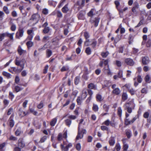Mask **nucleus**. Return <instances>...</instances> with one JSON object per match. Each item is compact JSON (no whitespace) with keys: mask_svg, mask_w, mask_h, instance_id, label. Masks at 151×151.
<instances>
[{"mask_svg":"<svg viewBox=\"0 0 151 151\" xmlns=\"http://www.w3.org/2000/svg\"><path fill=\"white\" fill-rule=\"evenodd\" d=\"M111 121L109 119H107L103 122L102 124H104L106 126H109L110 125Z\"/></svg>","mask_w":151,"mask_h":151,"instance_id":"nucleus-45","label":"nucleus"},{"mask_svg":"<svg viewBox=\"0 0 151 151\" xmlns=\"http://www.w3.org/2000/svg\"><path fill=\"white\" fill-rule=\"evenodd\" d=\"M62 11L64 13H66L68 12L69 10V9L68 7L67 4L65 5L62 9Z\"/></svg>","mask_w":151,"mask_h":151,"instance_id":"nucleus-26","label":"nucleus"},{"mask_svg":"<svg viewBox=\"0 0 151 151\" xmlns=\"http://www.w3.org/2000/svg\"><path fill=\"white\" fill-rule=\"evenodd\" d=\"M9 139L11 141H16L17 140V137L12 135L9 137Z\"/></svg>","mask_w":151,"mask_h":151,"instance_id":"nucleus-43","label":"nucleus"},{"mask_svg":"<svg viewBox=\"0 0 151 151\" xmlns=\"http://www.w3.org/2000/svg\"><path fill=\"white\" fill-rule=\"evenodd\" d=\"M123 73V71L120 70L119 71L118 73V77L120 78L122 77V75Z\"/></svg>","mask_w":151,"mask_h":151,"instance_id":"nucleus-63","label":"nucleus"},{"mask_svg":"<svg viewBox=\"0 0 151 151\" xmlns=\"http://www.w3.org/2000/svg\"><path fill=\"white\" fill-rule=\"evenodd\" d=\"M136 119L137 118L136 117H134L131 120H130L129 118H126L124 120V124L126 126L131 124L134 122Z\"/></svg>","mask_w":151,"mask_h":151,"instance_id":"nucleus-8","label":"nucleus"},{"mask_svg":"<svg viewBox=\"0 0 151 151\" xmlns=\"http://www.w3.org/2000/svg\"><path fill=\"white\" fill-rule=\"evenodd\" d=\"M2 74L4 76L8 78H10L11 77V74L7 72L6 71H3L2 73Z\"/></svg>","mask_w":151,"mask_h":151,"instance_id":"nucleus-32","label":"nucleus"},{"mask_svg":"<svg viewBox=\"0 0 151 151\" xmlns=\"http://www.w3.org/2000/svg\"><path fill=\"white\" fill-rule=\"evenodd\" d=\"M14 35V33L10 34L7 32H6V37H9L12 41L14 40L13 35Z\"/></svg>","mask_w":151,"mask_h":151,"instance_id":"nucleus-22","label":"nucleus"},{"mask_svg":"<svg viewBox=\"0 0 151 151\" xmlns=\"http://www.w3.org/2000/svg\"><path fill=\"white\" fill-rule=\"evenodd\" d=\"M146 46L147 47H150L151 46V40L148 39L146 44Z\"/></svg>","mask_w":151,"mask_h":151,"instance_id":"nucleus-58","label":"nucleus"},{"mask_svg":"<svg viewBox=\"0 0 151 151\" xmlns=\"http://www.w3.org/2000/svg\"><path fill=\"white\" fill-rule=\"evenodd\" d=\"M125 63L127 65L130 66H132L134 63L132 59L130 58H126L124 60Z\"/></svg>","mask_w":151,"mask_h":151,"instance_id":"nucleus-7","label":"nucleus"},{"mask_svg":"<svg viewBox=\"0 0 151 151\" xmlns=\"http://www.w3.org/2000/svg\"><path fill=\"white\" fill-rule=\"evenodd\" d=\"M136 78L138 83H140L142 82V79L141 76L138 75Z\"/></svg>","mask_w":151,"mask_h":151,"instance_id":"nucleus-48","label":"nucleus"},{"mask_svg":"<svg viewBox=\"0 0 151 151\" xmlns=\"http://www.w3.org/2000/svg\"><path fill=\"white\" fill-rule=\"evenodd\" d=\"M15 61V64L18 66H20L21 68V70H22L24 68V65L20 64L21 61L19 60V58L18 57L16 58Z\"/></svg>","mask_w":151,"mask_h":151,"instance_id":"nucleus-14","label":"nucleus"},{"mask_svg":"<svg viewBox=\"0 0 151 151\" xmlns=\"http://www.w3.org/2000/svg\"><path fill=\"white\" fill-rule=\"evenodd\" d=\"M126 134L128 138H130L132 136L131 131L129 129H127L125 130Z\"/></svg>","mask_w":151,"mask_h":151,"instance_id":"nucleus-23","label":"nucleus"},{"mask_svg":"<svg viewBox=\"0 0 151 151\" xmlns=\"http://www.w3.org/2000/svg\"><path fill=\"white\" fill-rule=\"evenodd\" d=\"M72 146V144L71 143H69L68 144L66 142H63V145H61V147L63 150L65 151H67L68 150V148L71 147Z\"/></svg>","mask_w":151,"mask_h":151,"instance_id":"nucleus-5","label":"nucleus"},{"mask_svg":"<svg viewBox=\"0 0 151 151\" xmlns=\"http://www.w3.org/2000/svg\"><path fill=\"white\" fill-rule=\"evenodd\" d=\"M128 96L126 92H123L122 95V101H124L128 99Z\"/></svg>","mask_w":151,"mask_h":151,"instance_id":"nucleus-17","label":"nucleus"},{"mask_svg":"<svg viewBox=\"0 0 151 151\" xmlns=\"http://www.w3.org/2000/svg\"><path fill=\"white\" fill-rule=\"evenodd\" d=\"M109 143L110 145H113L115 143L114 138L113 137H111L109 140Z\"/></svg>","mask_w":151,"mask_h":151,"instance_id":"nucleus-29","label":"nucleus"},{"mask_svg":"<svg viewBox=\"0 0 151 151\" xmlns=\"http://www.w3.org/2000/svg\"><path fill=\"white\" fill-rule=\"evenodd\" d=\"M141 92L143 93L146 94L147 92V88H143L141 90Z\"/></svg>","mask_w":151,"mask_h":151,"instance_id":"nucleus-61","label":"nucleus"},{"mask_svg":"<svg viewBox=\"0 0 151 151\" xmlns=\"http://www.w3.org/2000/svg\"><path fill=\"white\" fill-rule=\"evenodd\" d=\"M9 101L6 99H4L3 101V103L5 107L7 106L9 104Z\"/></svg>","mask_w":151,"mask_h":151,"instance_id":"nucleus-52","label":"nucleus"},{"mask_svg":"<svg viewBox=\"0 0 151 151\" xmlns=\"http://www.w3.org/2000/svg\"><path fill=\"white\" fill-rule=\"evenodd\" d=\"M40 18V16L38 13L33 14L30 19V20L33 22V24L35 25L38 23Z\"/></svg>","mask_w":151,"mask_h":151,"instance_id":"nucleus-3","label":"nucleus"},{"mask_svg":"<svg viewBox=\"0 0 151 151\" xmlns=\"http://www.w3.org/2000/svg\"><path fill=\"white\" fill-rule=\"evenodd\" d=\"M14 90L15 91L17 92H18L19 91H20L22 90L23 88L21 87L18 86V85H15V84L14 85Z\"/></svg>","mask_w":151,"mask_h":151,"instance_id":"nucleus-21","label":"nucleus"},{"mask_svg":"<svg viewBox=\"0 0 151 151\" xmlns=\"http://www.w3.org/2000/svg\"><path fill=\"white\" fill-rule=\"evenodd\" d=\"M142 62L143 64L144 65H147L150 62L149 58L147 56L142 57Z\"/></svg>","mask_w":151,"mask_h":151,"instance_id":"nucleus-10","label":"nucleus"},{"mask_svg":"<svg viewBox=\"0 0 151 151\" xmlns=\"http://www.w3.org/2000/svg\"><path fill=\"white\" fill-rule=\"evenodd\" d=\"M97 41L94 40H93L92 41V42L91 45L93 48H94L97 44Z\"/></svg>","mask_w":151,"mask_h":151,"instance_id":"nucleus-49","label":"nucleus"},{"mask_svg":"<svg viewBox=\"0 0 151 151\" xmlns=\"http://www.w3.org/2000/svg\"><path fill=\"white\" fill-rule=\"evenodd\" d=\"M16 26L15 24H12V25L11 26L10 29L12 31H14L16 30Z\"/></svg>","mask_w":151,"mask_h":151,"instance_id":"nucleus-62","label":"nucleus"},{"mask_svg":"<svg viewBox=\"0 0 151 151\" xmlns=\"http://www.w3.org/2000/svg\"><path fill=\"white\" fill-rule=\"evenodd\" d=\"M85 13L84 12L80 11L78 14V17L79 19H84Z\"/></svg>","mask_w":151,"mask_h":151,"instance_id":"nucleus-15","label":"nucleus"},{"mask_svg":"<svg viewBox=\"0 0 151 151\" xmlns=\"http://www.w3.org/2000/svg\"><path fill=\"white\" fill-rule=\"evenodd\" d=\"M96 98L97 100L98 101H102L103 98L102 97L101 95L99 94H98L96 96Z\"/></svg>","mask_w":151,"mask_h":151,"instance_id":"nucleus-33","label":"nucleus"},{"mask_svg":"<svg viewBox=\"0 0 151 151\" xmlns=\"http://www.w3.org/2000/svg\"><path fill=\"white\" fill-rule=\"evenodd\" d=\"M13 108L12 107H11L8 110L7 112V115H10L13 112Z\"/></svg>","mask_w":151,"mask_h":151,"instance_id":"nucleus-54","label":"nucleus"},{"mask_svg":"<svg viewBox=\"0 0 151 151\" xmlns=\"http://www.w3.org/2000/svg\"><path fill=\"white\" fill-rule=\"evenodd\" d=\"M87 96V89H84L82 91V93L81 96L83 99H85Z\"/></svg>","mask_w":151,"mask_h":151,"instance_id":"nucleus-20","label":"nucleus"},{"mask_svg":"<svg viewBox=\"0 0 151 151\" xmlns=\"http://www.w3.org/2000/svg\"><path fill=\"white\" fill-rule=\"evenodd\" d=\"M3 10L5 13L6 14H8L9 13V11L8 8L6 6H4L3 8Z\"/></svg>","mask_w":151,"mask_h":151,"instance_id":"nucleus-44","label":"nucleus"},{"mask_svg":"<svg viewBox=\"0 0 151 151\" xmlns=\"http://www.w3.org/2000/svg\"><path fill=\"white\" fill-rule=\"evenodd\" d=\"M109 54V52H102L101 55L103 58L106 57Z\"/></svg>","mask_w":151,"mask_h":151,"instance_id":"nucleus-57","label":"nucleus"},{"mask_svg":"<svg viewBox=\"0 0 151 151\" xmlns=\"http://www.w3.org/2000/svg\"><path fill=\"white\" fill-rule=\"evenodd\" d=\"M88 88L91 89L96 90V87L94 84L93 83H90L88 86Z\"/></svg>","mask_w":151,"mask_h":151,"instance_id":"nucleus-31","label":"nucleus"},{"mask_svg":"<svg viewBox=\"0 0 151 151\" xmlns=\"http://www.w3.org/2000/svg\"><path fill=\"white\" fill-rule=\"evenodd\" d=\"M135 106L134 99H132L127 102L124 105L123 107L127 112L130 114L132 112V110L134 109Z\"/></svg>","mask_w":151,"mask_h":151,"instance_id":"nucleus-1","label":"nucleus"},{"mask_svg":"<svg viewBox=\"0 0 151 151\" xmlns=\"http://www.w3.org/2000/svg\"><path fill=\"white\" fill-rule=\"evenodd\" d=\"M17 51L18 53L20 55L25 54L26 53V50H23L20 46H19L18 48Z\"/></svg>","mask_w":151,"mask_h":151,"instance_id":"nucleus-16","label":"nucleus"},{"mask_svg":"<svg viewBox=\"0 0 151 151\" xmlns=\"http://www.w3.org/2000/svg\"><path fill=\"white\" fill-rule=\"evenodd\" d=\"M77 116L75 115H70L68 116V118L69 119L74 120L76 119Z\"/></svg>","mask_w":151,"mask_h":151,"instance_id":"nucleus-56","label":"nucleus"},{"mask_svg":"<svg viewBox=\"0 0 151 151\" xmlns=\"http://www.w3.org/2000/svg\"><path fill=\"white\" fill-rule=\"evenodd\" d=\"M145 81L147 83H150L151 82V78L150 75L149 74H147L145 76Z\"/></svg>","mask_w":151,"mask_h":151,"instance_id":"nucleus-24","label":"nucleus"},{"mask_svg":"<svg viewBox=\"0 0 151 151\" xmlns=\"http://www.w3.org/2000/svg\"><path fill=\"white\" fill-rule=\"evenodd\" d=\"M19 9L21 11V12L22 13V15H23L24 16H26L27 15V12L25 11L24 12H23V10L24 9V6H20Z\"/></svg>","mask_w":151,"mask_h":151,"instance_id":"nucleus-27","label":"nucleus"},{"mask_svg":"<svg viewBox=\"0 0 151 151\" xmlns=\"http://www.w3.org/2000/svg\"><path fill=\"white\" fill-rule=\"evenodd\" d=\"M29 110L30 113H32L35 115H37V112L35 111L34 109L33 108H29Z\"/></svg>","mask_w":151,"mask_h":151,"instance_id":"nucleus-39","label":"nucleus"},{"mask_svg":"<svg viewBox=\"0 0 151 151\" xmlns=\"http://www.w3.org/2000/svg\"><path fill=\"white\" fill-rule=\"evenodd\" d=\"M79 82V78L78 77H76L74 79V83L76 85H77Z\"/></svg>","mask_w":151,"mask_h":151,"instance_id":"nucleus-60","label":"nucleus"},{"mask_svg":"<svg viewBox=\"0 0 151 151\" xmlns=\"http://www.w3.org/2000/svg\"><path fill=\"white\" fill-rule=\"evenodd\" d=\"M47 137L46 136H44L42 137L39 141V143H42L44 142L47 139Z\"/></svg>","mask_w":151,"mask_h":151,"instance_id":"nucleus-55","label":"nucleus"},{"mask_svg":"<svg viewBox=\"0 0 151 151\" xmlns=\"http://www.w3.org/2000/svg\"><path fill=\"white\" fill-rule=\"evenodd\" d=\"M128 91L132 95H134L136 92V91L133 88H128Z\"/></svg>","mask_w":151,"mask_h":151,"instance_id":"nucleus-35","label":"nucleus"},{"mask_svg":"<svg viewBox=\"0 0 151 151\" xmlns=\"http://www.w3.org/2000/svg\"><path fill=\"white\" fill-rule=\"evenodd\" d=\"M115 149L117 151H119L121 149V147L119 143H117L115 147Z\"/></svg>","mask_w":151,"mask_h":151,"instance_id":"nucleus-64","label":"nucleus"},{"mask_svg":"<svg viewBox=\"0 0 151 151\" xmlns=\"http://www.w3.org/2000/svg\"><path fill=\"white\" fill-rule=\"evenodd\" d=\"M27 45L28 48H29L33 45V43L31 41H28L26 43Z\"/></svg>","mask_w":151,"mask_h":151,"instance_id":"nucleus-42","label":"nucleus"},{"mask_svg":"<svg viewBox=\"0 0 151 151\" xmlns=\"http://www.w3.org/2000/svg\"><path fill=\"white\" fill-rule=\"evenodd\" d=\"M24 31L22 28H19L16 34V37L17 39H20L23 37Z\"/></svg>","mask_w":151,"mask_h":151,"instance_id":"nucleus-4","label":"nucleus"},{"mask_svg":"<svg viewBox=\"0 0 151 151\" xmlns=\"http://www.w3.org/2000/svg\"><path fill=\"white\" fill-rule=\"evenodd\" d=\"M99 108L97 105L93 104L92 107V110L95 112L99 110Z\"/></svg>","mask_w":151,"mask_h":151,"instance_id":"nucleus-36","label":"nucleus"},{"mask_svg":"<svg viewBox=\"0 0 151 151\" xmlns=\"http://www.w3.org/2000/svg\"><path fill=\"white\" fill-rule=\"evenodd\" d=\"M69 70V66L68 65L63 66L60 69L61 71L63 72L65 71H67Z\"/></svg>","mask_w":151,"mask_h":151,"instance_id":"nucleus-25","label":"nucleus"},{"mask_svg":"<svg viewBox=\"0 0 151 151\" xmlns=\"http://www.w3.org/2000/svg\"><path fill=\"white\" fill-rule=\"evenodd\" d=\"M117 124V123L114 120H113L112 122H111L110 125L112 127H115Z\"/></svg>","mask_w":151,"mask_h":151,"instance_id":"nucleus-59","label":"nucleus"},{"mask_svg":"<svg viewBox=\"0 0 151 151\" xmlns=\"http://www.w3.org/2000/svg\"><path fill=\"white\" fill-rule=\"evenodd\" d=\"M96 10L94 9H92L87 14L88 16L91 18H93L96 14Z\"/></svg>","mask_w":151,"mask_h":151,"instance_id":"nucleus-11","label":"nucleus"},{"mask_svg":"<svg viewBox=\"0 0 151 151\" xmlns=\"http://www.w3.org/2000/svg\"><path fill=\"white\" fill-rule=\"evenodd\" d=\"M25 146V144L22 138H19L18 140V147L14 149L15 151H20L21 149Z\"/></svg>","mask_w":151,"mask_h":151,"instance_id":"nucleus-2","label":"nucleus"},{"mask_svg":"<svg viewBox=\"0 0 151 151\" xmlns=\"http://www.w3.org/2000/svg\"><path fill=\"white\" fill-rule=\"evenodd\" d=\"M99 21V19L98 17H96L94 18H91L90 19V22L96 27L98 26Z\"/></svg>","mask_w":151,"mask_h":151,"instance_id":"nucleus-6","label":"nucleus"},{"mask_svg":"<svg viewBox=\"0 0 151 151\" xmlns=\"http://www.w3.org/2000/svg\"><path fill=\"white\" fill-rule=\"evenodd\" d=\"M63 139V136L62 133H59L57 136V140L58 141L62 140Z\"/></svg>","mask_w":151,"mask_h":151,"instance_id":"nucleus-53","label":"nucleus"},{"mask_svg":"<svg viewBox=\"0 0 151 151\" xmlns=\"http://www.w3.org/2000/svg\"><path fill=\"white\" fill-rule=\"evenodd\" d=\"M85 52L87 55H90L91 52V48L89 47H87L86 48Z\"/></svg>","mask_w":151,"mask_h":151,"instance_id":"nucleus-46","label":"nucleus"},{"mask_svg":"<svg viewBox=\"0 0 151 151\" xmlns=\"http://www.w3.org/2000/svg\"><path fill=\"white\" fill-rule=\"evenodd\" d=\"M84 99H83L81 97L78 96L76 99V101L78 104L80 105L81 104L82 101Z\"/></svg>","mask_w":151,"mask_h":151,"instance_id":"nucleus-28","label":"nucleus"},{"mask_svg":"<svg viewBox=\"0 0 151 151\" xmlns=\"http://www.w3.org/2000/svg\"><path fill=\"white\" fill-rule=\"evenodd\" d=\"M65 122L66 125L68 127H70L71 124V121L69 119H67L65 120Z\"/></svg>","mask_w":151,"mask_h":151,"instance_id":"nucleus-38","label":"nucleus"},{"mask_svg":"<svg viewBox=\"0 0 151 151\" xmlns=\"http://www.w3.org/2000/svg\"><path fill=\"white\" fill-rule=\"evenodd\" d=\"M6 37V32L0 34V41H2Z\"/></svg>","mask_w":151,"mask_h":151,"instance_id":"nucleus-50","label":"nucleus"},{"mask_svg":"<svg viewBox=\"0 0 151 151\" xmlns=\"http://www.w3.org/2000/svg\"><path fill=\"white\" fill-rule=\"evenodd\" d=\"M84 36L86 40L85 42V44L87 46H88L89 45V44L88 43V42L89 41V40L88 39L90 37L88 33L87 32H85L84 33Z\"/></svg>","mask_w":151,"mask_h":151,"instance_id":"nucleus-13","label":"nucleus"},{"mask_svg":"<svg viewBox=\"0 0 151 151\" xmlns=\"http://www.w3.org/2000/svg\"><path fill=\"white\" fill-rule=\"evenodd\" d=\"M14 119V115L12 114L10 117L9 119V125L10 127H12L14 125V121L13 120Z\"/></svg>","mask_w":151,"mask_h":151,"instance_id":"nucleus-12","label":"nucleus"},{"mask_svg":"<svg viewBox=\"0 0 151 151\" xmlns=\"http://www.w3.org/2000/svg\"><path fill=\"white\" fill-rule=\"evenodd\" d=\"M22 132L21 128H18L15 132V134L17 136H19L20 135Z\"/></svg>","mask_w":151,"mask_h":151,"instance_id":"nucleus-40","label":"nucleus"},{"mask_svg":"<svg viewBox=\"0 0 151 151\" xmlns=\"http://www.w3.org/2000/svg\"><path fill=\"white\" fill-rule=\"evenodd\" d=\"M121 92V91L120 89L117 88H116L115 89L113 90L112 91V93L116 95H118L120 94Z\"/></svg>","mask_w":151,"mask_h":151,"instance_id":"nucleus-18","label":"nucleus"},{"mask_svg":"<svg viewBox=\"0 0 151 151\" xmlns=\"http://www.w3.org/2000/svg\"><path fill=\"white\" fill-rule=\"evenodd\" d=\"M49 40V37L48 36H44L42 40V42L45 43L46 42L47 40Z\"/></svg>","mask_w":151,"mask_h":151,"instance_id":"nucleus-47","label":"nucleus"},{"mask_svg":"<svg viewBox=\"0 0 151 151\" xmlns=\"http://www.w3.org/2000/svg\"><path fill=\"white\" fill-rule=\"evenodd\" d=\"M50 31V28L49 27L44 28L42 30L44 34H47Z\"/></svg>","mask_w":151,"mask_h":151,"instance_id":"nucleus-41","label":"nucleus"},{"mask_svg":"<svg viewBox=\"0 0 151 151\" xmlns=\"http://www.w3.org/2000/svg\"><path fill=\"white\" fill-rule=\"evenodd\" d=\"M57 119H58L57 117L54 118L52 119L50 122V125L52 127L54 126L57 122Z\"/></svg>","mask_w":151,"mask_h":151,"instance_id":"nucleus-19","label":"nucleus"},{"mask_svg":"<svg viewBox=\"0 0 151 151\" xmlns=\"http://www.w3.org/2000/svg\"><path fill=\"white\" fill-rule=\"evenodd\" d=\"M103 109L105 111L108 112L109 111V105L105 104L103 106Z\"/></svg>","mask_w":151,"mask_h":151,"instance_id":"nucleus-34","label":"nucleus"},{"mask_svg":"<svg viewBox=\"0 0 151 151\" xmlns=\"http://www.w3.org/2000/svg\"><path fill=\"white\" fill-rule=\"evenodd\" d=\"M82 121L80 122L79 124L78 127V132L77 135L76 137V139L78 140L79 139H81L83 137V134L81 133L80 131V125Z\"/></svg>","mask_w":151,"mask_h":151,"instance_id":"nucleus-9","label":"nucleus"},{"mask_svg":"<svg viewBox=\"0 0 151 151\" xmlns=\"http://www.w3.org/2000/svg\"><path fill=\"white\" fill-rule=\"evenodd\" d=\"M23 112L24 111L22 109L20 108L19 109L18 111L19 115L21 117L23 116Z\"/></svg>","mask_w":151,"mask_h":151,"instance_id":"nucleus-51","label":"nucleus"},{"mask_svg":"<svg viewBox=\"0 0 151 151\" xmlns=\"http://www.w3.org/2000/svg\"><path fill=\"white\" fill-rule=\"evenodd\" d=\"M46 56L47 58L50 57L52 55V52L51 50L47 49L46 51Z\"/></svg>","mask_w":151,"mask_h":151,"instance_id":"nucleus-30","label":"nucleus"},{"mask_svg":"<svg viewBox=\"0 0 151 151\" xmlns=\"http://www.w3.org/2000/svg\"><path fill=\"white\" fill-rule=\"evenodd\" d=\"M104 69L105 71V72L108 75H111V73L109 68V65H108L107 67H105Z\"/></svg>","mask_w":151,"mask_h":151,"instance_id":"nucleus-37","label":"nucleus"}]
</instances>
